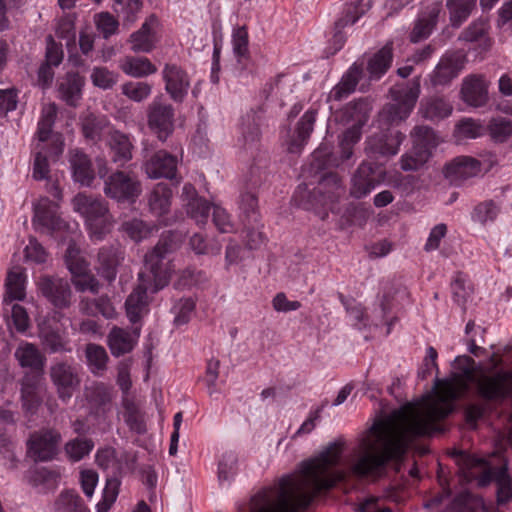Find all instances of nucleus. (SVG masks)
Segmentation results:
<instances>
[{
    "mask_svg": "<svg viewBox=\"0 0 512 512\" xmlns=\"http://www.w3.org/2000/svg\"><path fill=\"white\" fill-rule=\"evenodd\" d=\"M345 194V188L337 174L329 173L324 175L317 186L310 190L308 185L300 184L295 193L294 199L297 205L304 209L327 207L334 211V204Z\"/></svg>",
    "mask_w": 512,
    "mask_h": 512,
    "instance_id": "4",
    "label": "nucleus"
},
{
    "mask_svg": "<svg viewBox=\"0 0 512 512\" xmlns=\"http://www.w3.org/2000/svg\"><path fill=\"white\" fill-rule=\"evenodd\" d=\"M122 228L135 241L142 240L150 232L148 226L140 219L126 221L122 224Z\"/></svg>",
    "mask_w": 512,
    "mask_h": 512,
    "instance_id": "61",
    "label": "nucleus"
},
{
    "mask_svg": "<svg viewBox=\"0 0 512 512\" xmlns=\"http://www.w3.org/2000/svg\"><path fill=\"white\" fill-rule=\"evenodd\" d=\"M452 295L454 301L459 305H464L471 294V288L466 285V279L458 273L451 283Z\"/></svg>",
    "mask_w": 512,
    "mask_h": 512,
    "instance_id": "60",
    "label": "nucleus"
},
{
    "mask_svg": "<svg viewBox=\"0 0 512 512\" xmlns=\"http://www.w3.org/2000/svg\"><path fill=\"white\" fill-rule=\"evenodd\" d=\"M459 396L460 372L437 380L432 394L406 403L373 424L370 435L355 450V461L349 469L339 468L346 443L338 438L301 462L297 473L285 475L275 486L255 494L249 512H301L317 493L345 481L349 474L365 477L389 460L400 459L417 437L429 436L437 430L436 422L453 410L452 402Z\"/></svg>",
    "mask_w": 512,
    "mask_h": 512,
    "instance_id": "1",
    "label": "nucleus"
},
{
    "mask_svg": "<svg viewBox=\"0 0 512 512\" xmlns=\"http://www.w3.org/2000/svg\"><path fill=\"white\" fill-rule=\"evenodd\" d=\"M57 115L54 103L43 107L35 138V160L33 177L36 180L46 179L50 185L49 192L57 200L42 198L35 206L33 225L35 229L46 235L56 237L64 228L61 205L59 201L62 191L54 166L60 161L63 152V137L60 132H53L52 127Z\"/></svg>",
    "mask_w": 512,
    "mask_h": 512,
    "instance_id": "2",
    "label": "nucleus"
},
{
    "mask_svg": "<svg viewBox=\"0 0 512 512\" xmlns=\"http://www.w3.org/2000/svg\"><path fill=\"white\" fill-rule=\"evenodd\" d=\"M151 91V86L146 82H128L122 85V93L135 102L148 98Z\"/></svg>",
    "mask_w": 512,
    "mask_h": 512,
    "instance_id": "57",
    "label": "nucleus"
},
{
    "mask_svg": "<svg viewBox=\"0 0 512 512\" xmlns=\"http://www.w3.org/2000/svg\"><path fill=\"white\" fill-rule=\"evenodd\" d=\"M392 47L387 44L367 60V72L370 80L380 79L392 63Z\"/></svg>",
    "mask_w": 512,
    "mask_h": 512,
    "instance_id": "33",
    "label": "nucleus"
},
{
    "mask_svg": "<svg viewBox=\"0 0 512 512\" xmlns=\"http://www.w3.org/2000/svg\"><path fill=\"white\" fill-rule=\"evenodd\" d=\"M165 89L176 102H182L190 87L187 73L176 64H166L162 71Z\"/></svg>",
    "mask_w": 512,
    "mask_h": 512,
    "instance_id": "16",
    "label": "nucleus"
},
{
    "mask_svg": "<svg viewBox=\"0 0 512 512\" xmlns=\"http://www.w3.org/2000/svg\"><path fill=\"white\" fill-rule=\"evenodd\" d=\"M148 126L157 135L158 139L165 141L174 130V109L172 105L161 98H155L148 106Z\"/></svg>",
    "mask_w": 512,
    "mask_h": 512,
    "instance_id": "12",
    "label": "nucleus"
},
{
    "mask_svg": "<svg viewBox=\"0 0 512 512\" xmlns=\"http://www.w3.org/2000/svg\"><path fill=\"white\" fill-rule=\"evenodd\" d=\"M237 456L232 452L222 455L218 464V480L221 484L229 483L236 474Z\"/></svg>",
    "mask_w": 512,
    "mask_h": 512,
    "instance_id": "54",
    "label": "nucleus"
},
{
    "mask_svg": "<svg viewBox=\"0 0 512 512\" xmlns=\"http://www.w3.org/2000/svg\"><path fill=\"white\" fill-rule=\"evenodd\" d=\"M141 191V183L137 178L123 171L113 173L104 183L106 196L117 201L135 202Z\"/></svg>",
    "mask_w": 512,
    "mask_h": 512,
    "instance_id": "10",
    "label": "nucleus"
},
{
    "mask_svg": "<svg viewBox=\"0 0 512 512\" xmlns=\"http://www.w3.org/2000/svg\"><path fill=\"white\" fill-rule=\"evenodd\" d=\"M355 512H391V510L385 505L383 498L369 496L355 507Z\"/></svg>",
    "mask_w": 512,
    "mask_h": 512,
    "instance_id": "63",
    "label": "nucleus"
},
{
    "mask_svg": "<svg viewBox=\"0 0 512 512\" xmlns=\"http://www.w3.org/2000/svg\"><path fill=\"white\" fill-rule=\"evenodd\" d=\"M316 121V112L306 111L297 123L296 136L288 144V151L298 153L309 139Z\"/></svg>",
    "mask_w": 512,
    "mask_h": 512,
    "instance_id": "31",
    "label": "nucleus"
},
{
    "mask_svg": "<svg viewBox=\"0 0 512 512\" xmlns=\"http://www.w3.org/2000/svg\"><path fill=\"white\" fill-rule=\"evenodd\" d=\"M173 248L170 237L163 235L156 246L146 254L144 271L138 275L139 283L125 302L130 322H138L147 312L148 293H156L169 283L170 268L165 257Z\"/></svg>",
    "mask_w": 512,
    "mask_h": 512,
    "instance_id": "3",
    "label": "nucleus"
},
{
    "mask_svg": "<svg viewBox=\"0 0 512 512\" xmlns=\"http://www.w3.org/2000/svg\"><path fill=\"white\" fill-rule=\"evenodd\" d=\"M62 61L61 45L54 42L51 36L47 37L46 61L38 70V83L43 88L51 85L53 81V68L59 66Z\"/></svg>",
    "mask_w": 512,
    "mask_h": 512,
    "instance_id": "26",
    "label": "nucleus"
},
{
    "mask_svg": "<svg viewBox=\"0 0 512 512\" xmlns=\"http://www.w3.org/2000/svg\"><path fill=\"white\" fill-rule=\"evenodd\" d=\"M117 4L123 5V23L132 25L138 18L142 8L141 0H115Z\"/></svg>",
    "mask_w": 512,
    "mask_h": 512,
    "instance_id": "62",
    "label": "nucleus"
},
{
    "mask_svg": "<svg viewBox=\"0 0 512 512\" xmlns=\"http://www.w3.org/2000/svg\"><path fill=\"white\" fill-rule=\"evenodd\" d=\"M461 94L466 103L474 107H480L488 99L487 84L481 77L466 78L462 85Z\"/></svg>",
    "mask_w": 512,
    "mask_h": 512,
    "instance_id": "27",
    "label": "nucleus"
},
{
    "mask_svg": "<svg viewBox=\"0 0 512 512\" xmlns=\"http://www.w3.org/2000/svg\"><path fill=\"white\" fill-rule=\"evenodd\" d=\"M123 260L124 251L119 244L103 246L98 252V273L108 282L114 281Z\"/></svg>",
    "mask_w": 512,
    "mask_h": 512,
    "instance_id": "18",
    "label": "nucleus"
},
{
    "mask_svg": "<svg viewBox=\"0 0 512 512\" xmlns=\"http://www.w3.org/2000/svg\"><path fill=\"white\" fill-rule=\"evenodd\" d=\"M429 158L425 150H419L412 145V148L401 156L400 167L403 171H416L420 169Z\"/></svg>",
    "mask_w": 512,
    "mask_h": 512,
    "instance_id": "51",
    "label": "nucleus"
},
{
    "mask_svg": "<svg viewBox=\"0 0 512 512\" xmlns=\"http://www.w3.org/2000/svg\"><path fill=\"white\" fill-rule=\"evenodd\" d=\"M29 482L43 492L54 490L61 480V475L47 468H34L28 473Z\"/></svg>",
    "mask_w": 512,
    "mask_h": 512,
    "instance_id": "42",
    "label": "nucleus"
},
{
    "mask_svg": "<svg viewBox=\"0 0 512 512\" xmlns=\"http://www.w3.org/2000/svg\"><path fill=\"white\" fill-rule=\"evenodd\" d=\"M73 210L84 219L93 240L100 241L111 230L112 221L107 204L96 197L78 193L72 199Z\"/></svg>",
    "mask_w": 512,
    "mask_h": 512,
    "instance_id": "5",
    "label": "nucleus"
},
{
    "mask_svg": "<svg viewBox=\"0 0 512 512\" xmlns=\"http://www.w3.org/2000/svg\"><path fill=\"white\" fill-rule=\"evenodd\" d=\"M38 375L26 374L21 382L22 407L26 413L34 414L39 403Z\"/></svg>",
    "mask_w": 512,
    "mask_h": 512,
    "instance_id": "35",
    "label": "nucleus"
},
{
    "mask_svg": "<svg viewBox=\"0 0 512 512\" xmlns=\"http://www.w3.org/2000/svg\"><path fill=\"white\" fill-rule=\"evenodd\" d=\"M73 179L83 186H90L94 180V172L88 157L76 151L70 158Z\"/></svg>",
    "mask_w": 512,
    "mask_h": 512,
    "instance_id": "39",
    "label": "nucleus"
},
{
    "mask_svg": "<svg viewBox=\"0 0 512 512\" xmlns=\"http://www.w3.org/2000/svg\"><path fill=\"white\" fill-rule=\"evenodd\" d=\"M420 83L418 79L392 87L390 94L392 102L385 105L379 113V121L383 125H397L406 120L420 95Z\"/></svg>",
    "mask_w": 512,
    "mask_h": 512,
    "instance_id": "6",
    "label": "nucleus"
},
{
    "mask_svg": "<svg viewBox=\"0 0 512 512\" xmlns=\"http://www.w3.org/2000/svg\"><path fill=\"white\" fill-rule=\"evenodd\" d=\"M262 122V114L256 111L248 112L241 119L239 143L245 151L251 154L259 148Z\"/></svg>",
    "mask_w": 512,
    "mask_h": 512,
    "instance_id": "17",
    "label": "nucleus"
},
{
    "mask_svg": "<svg viewBox=\"0 0 512 512\" xmlns=\"http://www.w3.org/2000/svg\"><path fill=\"white\" fill-rule=\"evenodd\" d=\"M450 21L453 27H459L471 14L476 0H447Z\"/></svg>",
    "mask_w": 512,
    "mask_h": 512,
    "instance_id": "45",
    "label": "nucleus"
},
{
    "mask_svg": "<svg viewBox=\"0 0 512 512\" xmlns=\"http://www.w3.org/2000/svg\"><path fill=\"white\" fill-rule=\"evenodd\" d=\"M25 281L26 277L22 267L14 266L8 271L6 278L7 298H5V302L8 300H22L25 297Z\"/></svg>",
    "mask_w": 512,
    "mask_h": 512,
    "instance_id": "40",
    "label": "nucleus"
},
{
    "mask_svg": "<svg viewBox=\"0 0 512 512\" xmlns=\"http://www.w3.org/2000/svg\"><path fill=\"white\" fill-rule=\"evenodd\" d=\"M62 313L54 312L40 325V338L44 347L50 352H57L62 348Z\"/></svg>",
    "mask_w": 512,
    "mask_h": 512,
    "instance_id": "22",
    "label": "nucleus"
},
{
    "mask_svg": "<svg viewBox=\"0 0 512 512\" xmlns=\"http://www.w3.org/2000/svg\"><path fill=\"white\" fill-rule=\"evenodd\" d=\"M439 13L440 7L438 5L428 7L426 11L421 13L415 22L414 28L410 34L411 42L417 43L423 39H426L431 34L437 23Z\"/></svg>",
    "mask_w": 512,
    "mask_h": 512,
    "instance_id": "30",
    "label": "nucleus"
},
{
    "mask_svg": "<svg viewBox=\"0 0 512 512\" xmlns=\"http://www.w3.org/2000/svg\"><path fill=\"white\" fill-rule=\"evenodd\" d=\"M38 286L42 295L53 305L54 312L61 313L64 306V284L62 278L43 276Z\"/></svg>",
    "mask_w": 512,
    "mask_h": 512,
    "instance_id": "28",
    "label": "nucleus"
},
{
    "mask_svg": "<svg viewBox=\"0 0 512 512\" xmlns=\"http://www.w3.org/2000/svg\"><path fill=\"white\" fill-rule=\"evenodd\" d=\"M187 213L198 225H204L208 221L210 206L204 199H192L187 202Z\"/></svg>",
    "mask_w": 512,
    "mask_h": 512,
    "instance_id": "56",
    "label": "nucleus"
},
{
    "mask_svg": "<svg viewBox=\"0 0 512 512\" xmlns=\"http://www.w3.org/2000/svg\"><path fill=\"white\" fill-rule=\"evenodd\" d=\"M239 208L241 210L242 216L244 217V225L258 223V199L254 193H243L240 197Z\"/></svg>",
    "mask_w": 512,
    "mask_h": 512,
    "instance_id": "47",
    "label": "nucleus"
},
{
    "mask_svg": "<svg viewBox=\"0 0 512 512\" xmlns=\"http://www.w3.org/2000/svg\"><path fill=\"white\" fill-rule=\"evenodd\" d=\"M172 190L165 183H158L150 192L148 205L150 211L156 216H162L168 213L171 205Z\"/></svg>",
    "mask_w": 512,
    "mask_h": 512,
    "instance_id": "34",
    "label": "nucleus"
},
{
    "mask_svg": "<svg viewBox=\"0 0 512 512\" xmlns=\"http://www.w3.org/2000/svg\"><path fill=\"white\" fill-rule=\"evenodd\" d=\"M94 24L100 34L107 39L116 34L119 27L118 20L109 12H100L94 15Z\"/></svg>",
    "mask_w": 512,
    "mask_h": 512,
    "instance_id": "53",
    "label": "nucleus"
},
{
    "mask_svg": "<svg viewBox=\"0 0 512 512\" xmlns=\"http://www.w3.org/2000/svg\"><path fill=\"white\" fill-rule=\"evenodd\" d=\"M465 42H477L483 50H487L491 43L487 37V23L484 20L472 22L459 36Z\"/></svg>",
    "mask_w": 512,
    "mask_h": 512,
    "instance_id": "44",
    "label": "nucleus"
},
{
    "mask_svg": "<svg viewBox=\"0 0 512 512\" xmlns=\"http://www.w3.org/2000/svg\"><path fill=\"white\" fill-rule=\"evenodd\" d=\"M500 213V207L492 200H487L475 206L472 220L482 225L492 223Z\"/></svg>",
    "mask_w": 512,
    "mask_h": 512,
    "instance_id": "48",
    "label": "nucleus"
},
{
    "mask_svg": "<svg viewBox=\"0 0 512 512\" xmlns=\"http://www.w3.org/2000/svg\"><path fill=\"white\" fill-rule=\"evenodd\" d=\"M66 266L72 274V282L80 291L97 293L99 282L90 273L88 263L80 256V248L74 240H69L66 248Z\"/></svg>",
    "mask_w": 512,
    "mask_h": 512,
    "instance_id": "8",
    "label": "nucleus"
},
{
    "mask_svg": "<svg viewBox=\"0 0 512 512\" xmlns=\"http://www.w3.org/2000/svg\"><path fill=\"white\" fill-rule=\"evenodd\" d=\"M481 162L470 156H458L449 162L444 169L445 177L454 185L476 177L481 172Z\"/></svg>",
    "mask_w": 512,
    "mask_h": 512,
    "instance_id": "15",
    "label": "nucleus"
},
{
    "mask_svg": "<svg viewBox=\"0 0 512 512\" xmlns=\"http://www.w3.org/2000/svg\"><path fill=\"white\" fill-rule=\"evenodd\" d=\"M157 24V18L151 15L142 24L139 30L132 33L129 38L131 50L133 52L148 53L153 50L156 44L154 27Z\"/></svg>",
    "mask_w": 512,
    "mask_h": 512,
    "instance_id": "25",
    "label": "nucleus"
},
{
    "mask_svg": "<svg viewBox=\"0 0 512 512\" xmlns=\"http://www.w3.org/2000/svg\"><path fill=\"white\" fill-rule=\"evenodd\" d=\"M233 51L238 62L248 56V32L244 26L238 27L234 30L232 35Z\"/></svg>",
    "mask_w": 512,
    "mask_h": 512,
    "instance_id": "58",
    "label": "nucleus"
},
{
    "mask_svg": "<svg viewBox=\"0 0 512 512\" xmlns=\"http://www.w3.org/2000/svg\"><path fill=\"white\" fill-rule=\"evenodd\" d=\"M405 135L397 132L395 139L390 141L383 136L371 137L367 141L366 150L372 154H379L382 156H394L398 153L401 143L404 141Z\"/></svg>",
    "mask_w": 512,
    "mask_h": 512,
    "instance_id": "38",
    "label": "nucleus"
},
{
    "mask_svg": "<svg viewBox=\"0 0 512 512\" xmlns=\"http://www.w3.org/2000/svg\"><path fill=\"white\" fill-rule=\"evenodd\" d=\"M134 344V337L125 329L114 327L108 335V345L114 356L130 352Z\"/></svg>",
    "mask_w": 512,
    "mask_h": 512,
    "instance_id": "41",
    "label": "nucleus"
},
{
    "mask_svg": "<svg viewBox=\"0 0 512 512\" xmlns=\"http://www.w3.org/2000/svg\"><path fill=\"white\" fill-rule=\"evenodd\" d=\"M410 136L413 146L419 150H425L429 157H431L432 151L440 143V138L436 132L425 125L415 126Z\"/></svg>",
    "mask_w": 512,
    "mask_h": 512,
    "instance_id": "37",
    "label": "nucleus"
},
{
    "mask_svg": "<svg viewBox=\"0 0 512 512\" xmlns=\"http://www.w3.org/2000/svg\"><path fill=\"white\" fill-rule=\"evenodd\" d=\"M347 112L354 119L355 123L342 135L340 145H354L361 138V128L368 118L369 104L365 100L352 103Z\"/></svg>",
    "mask_w": 512,
    "mask_h": 512,
    "instance_id": "20",
    "label": "nucleus"
},
{
    "mask_svg": "<svg viewBox=\"0 0 512 512\" xmlns=\"http://www.w3.org/2000/svg\"><path fill=\"white\" fill-rule=\"evenodd\" d=\"M213 222L221 233H230L233 231V223L227 211L219 206H213Z\"/></svg>",
    "mask_w": 512,
    "mask_h": 512,
    "instance_id": "64",
    "label": "nucleus"
},
{
    "mask_svg": "<svg viewBox=\"0 0 512 512\" xmlns=\"http://www.w3.org/2000/svg\"><path fill=\"white\" fill-rule=\"evenodd\" d=\"M466 465L470 470H480L481 475L478 478L479 486H486L492 480L496 482L498 504H505L512 499V483L505 465L499 468H491L484 459L474 456L468 457Z\"/></svg>",
    "mask_w": 512,
    "mask_h": 512,
    "instance_id": "7",
    "label": "nucleus"
},
{
    "mask_svg": "<svg viewBox=\"0 0 512 512\" xmlns=\"http://www.w3.org/2000/svg\"><path fill=\"white\" fill-rule=\"evenodd\" d=\"M364 13L365 9L363 8L362 0H349L345 3L341 16L335 22L334 34L331 39L333 44L332 53L339 51L346 41L343 29L353 25Z\"/></svg>",
    "mask_w": 512,
    "mask_h": 512,
    "instance_id": "14",
    "label": "nucleus"
},
{
    "mask_svg": "<svg viewBox=\"0 0 512 512\" xmlns=\"http://www.w3.org/2000/svg\"><path fill=\"white\" fill-rule=\"evenodd\" d=\"M364 60L357 61L342 76L339 83L329 93V99L341 101L348 97L356 89L359 80L364 75Z\"/></svg>",
    "mask_w": 512,
    "mask_h": 512,
    "instance_id": "24",
    "label": "nucleus"
},
{
    "mask_svg": "<svg viewBox=\"0 0 512 512\" xmlns=\"http://www.w3.org/2000/svg\"><path fill=\"white\" fill-rule=\"evenodd\" d=\"M94 443L87 438H76L66 443V455L74 461H80L93 449Z\"/></svg>",
    "mask_w": 512,
    "mask_h": 512,
    "instance_id": "52",
    "label": "nucleus"
},
{
    "mask_svg": "<svg viewBox=\"0 0 512 512\" xmlns=\"http://www.w3.org/2000/svg\"><path fill=\"white\" fill-rule=\"evenodd\" d=\"M177 171V158L166 151L156 152L150 160L145 163V172L149 178L172 179Z\"/></svg>",
    "mask_w": 512,
    "mask_h": 512,
    "instance_id": "19",
    "label": "nucleus"
},
{
    "mask_svg": "<svg viewBox=\"0 0 512 512\" xmlns=\"http://www.w3.org/2000/svg\"><path fill=\"white\" fill-rule=\"evenodd\" d=\"M465 57L460 53H447L436 66L432 82L434 85H445L457 77L463 69Z\"/></svg>",
    "mask_w": 512,
    "mask_h": 512,
    "instance_id": "21",
    "label": "nucleus"
},
{
    "mask_svg": "<svg viewBox=\"0 0 512 512\" xmlns=\"http://www.w3.org/2000/svg\"><path fill=\"white\" fill-rule=\"evenodd\" d=\"M385 175V171L372 163H361L351 178V196L356 199L366 197L384 181Z\"/></svg>",
    "mask_w": 512,
    "mask_h": 512,
    "instance_id": "11",
    "label": "nucleus"
},
{
    "mask_svg": "<svg viewBox=\"0 0 512 512\" xmlns=\"http://www.w3.org/2000/svg\"><path fill=\"white\" fill-rule=\"evenodd\" d=\"M86 358L93 374L102 375L107 368L108 354L104 347L97 344H88Z\"/></svg>",
    "mask_w": 512,
    "mask_h": 512,
    "instance_id": "46",
    "label": "nucleus"
},
{
    "mask_svg": "<svg viewBox=\"0 0 512 512\" xmlns=\"http://www.w3.org/2000/svg\"><path fill=\"white\" fill-rule=\"evenodd\" d=\"M454 134L458 140L475 139L483 134V127L477 121L467 118L456 125Z\"/></svg>",
    "mask_w": 512,
    "mask_h": 512,
    "instance_id": "55",
    "label": "nucleus"
},
{
    "mask_svg": "<svg viewBox=\"0 0 512 512\" xmlns=\"http://www.w3.org/2000/svg\"><path fill=\"white\" fill-rule=\"evenodd\" d=\"M453 112L451 101L439 95L425 97L421 100L418 113L421 117L437 122L449 117Z\"/></svg>",
    "mask_w": 512,
    "mask_h": 512,
    "instance_id": "23",
    "label": "nucleus"
},
{
    "mask_svg": "<svg viewBox=\"0 0 512 512\" xmlns=\"http://www.w3.org/2000/svg\"><path fill=\"white\" fill-rule=\"evenodd\" d=\"M120 69L134 78L146 77L156 72V67L146 57L126 56L119 64Z\"/></svg>",
    "mask_w": 512,
    "mask_h": 512,
    "instance_id": "36",
    "label": "nucleus"
},
{
    "mask_svg": "<svg viewBox=\"0 0 512 512\" xmlns=\"http://www.w3.org/2000/svg\"><path fill=\"white\" fill-rule=\"evenodd\" d=\"M84 78L79 73L66 74V105L77 106L82 97Z\"/></svg>",
    "mask_w": 512,
    "mask_h": 512,
    "instance_id": "50",
    "label": "nucleus"
},
{
    "mask_svg": "<svg viewBox=\"0 0 512 512\" xmlns=\"http://www.w3.org/2000/svg\"><path fill=\"white\" fill-rule=\"evenodd\" d=\"M21 367H27L35 373H40L45 364V358L32 343L21 342L14 353Z\"/></svg>",
    "mask_w": 512,
    "mask_h": 512,
    "instance_id": "29",
    "label": "nucleus"
},
{
    "mask_svg": "<svg viewBox=\"0 0 512 512\" xmlns=\"http://www.w3.org/2000/svg\"><path fill=\"white\" fill-rule=\"evenodd\" d=\"M488 133L495 142H505L512 136V120L504 117L492 118L487 126Z\"/></svg>",
    "mask_w": 512,
    "mask_h": 512,
    "instance_id": "49",
    "label": "nucleus"
},
{
    "mask_svg": "<svg viewBox=\"0 0 512 512\" xmlns=\"http://www.w3.org/2000/svg\"><path fill=\"white\" fill-rule=\"evenodd\" d=\"M86 399L90 413L97 418H106L113 409L114 391L104 383H95L86 388Z\"/></svg>",
    "mask_w": 512,
    "mask_h": 512,
    "instance_id": "13",
    "label": "nucleus"
},
{
    "mask_svg": "<svg viewBox=\"0 0 512 512\" xmlns=\"http://www.w3.org/2000/svg\"><path fill=\"white\" fill-rule=\"evenodd\" d=\"M109 147L112 161L119 166L132 159L133 145L127 135L119 131L111 133Z\"/></svg>",
    "mask_w": 512,
    "mask_h": 512,
    "instance_id": "32",
    "label": "nucleus"
},
{
    "mask_svg": "<svg viewBox=\"0 0 512 512\" xmlns=\"http://www.w3.org/2000/svg\"><path fill=\"white\" fill-rule=\"evenodd\" d=\"M61 434L54 430L34 432L27 440V456L35 462L53 460L59 452Z\"/></svg>",
    "mask_w": 512,
    "mask_h": 512,
    "instance_id": "9",
    "label": "nucleus"
},
{
    "mask_svg": "<svg viewBox=\"0 0 512 512\" xmlns=\"http://www.w3.org/2000/svg\"><path fill=\"white\" fill-rule=\"evenodd\" d=\"M92 82L102 89H110L117 82V76L105 67H96L91 74Z\"/></svg>",
    "mask_w": 512,
    "mask_h": 512,
    "instance_id": "59",
    "label": "nucleus"
},
{
    "mask_svg": "<svg viewBox=\"0 0 512 512\" xmlns=\"http://www.w3.org/2000/svg\"><path fill=\"white\" fill-rule=\"evenodd\" d=\"M29 482L43 492L54 490L61 480V475L47 468H34L28 473Z\"/></svg>",
    "mask_w": 512,
    "mask_h": 512,
    "instance_id": "43",
    "label": "nucleus"
}]
</instances>
